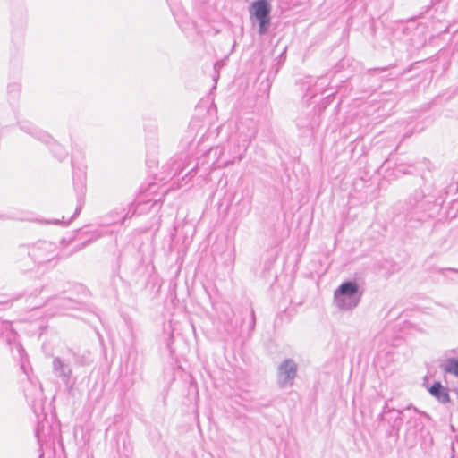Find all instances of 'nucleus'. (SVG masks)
Instances as JSON below:
<instances>
[{"mask_svg": "<svg viewBox=\"0 0 458 458\" xmlns=\"http://www.w3.org/2000/svg\"><path fill=\"white\" fill-rule=\"evenodd\" d=\"M271 5L266 0H257L250 6V18L259 22V32L264 34L267 32L270 24Z\"/></svg>", "mask_w": 458, "mask_h": 458, "instance_id": "obj_1", "label": "nucleus"}, {"mask_svg": "<svg viewBox=\"0 0 458 458\" xmlns=\"http://www.w3.org/2000/svg\"><path fill=\"white\" fill-rule=\"evenodd\" d=\"M429 393L444 403L450 401L446 388H445L439 382L433 384L429 388Z\"/></svg>", "mask_w": 458, "mask_h": 458, "instance_id": "obj_2", "label": "nucleus"}, {"mask_svg": "<svg viewBox=\"0 0 458 458\" xmlns=\"http://www.w3.org/2000/svg\"><path fill=\"white\" fill-rule=\"evenodd\" d=\"M358 291V285L354 282H345L340 285V287L335 293V298L338 299L340 296L354 295Z\"/></svg>", "mask_w": 458, "mask_h": 458, "instance_id": "obj_3", "label": "nucleus"}, {"mask_svg": "<svg viewBox=\"0 0 458 458\" xmlns=\"http://www.w3.org/2000/svg\"><path fill=\"white\" fill-rule=\"evenodd\" d=\"M281 374L284 376L285 378H292L295 374V366L291 361H285L280 367Z\"/></svg>", "mask_w": 458, "mask_h": 458, "instance_id": "obj_4", "label": "nucleus"}, {"mask_svg": "<svg viewBox=\"0 0 458 458\" xmlns=\"http://www.w3.org/2000/svg\"><path fill=\"white\" fill-rule=\"evenodd\" d=\"M444 369L446 373L454 374L458 377V359L449 360Z\"/></svg>", "mask_w": 458, "mask_h": 458, "instance_id": "obj_5", "label": "nucleus"}]
</instances>
